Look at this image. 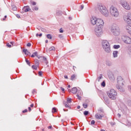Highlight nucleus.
Wrapping results in <instances>:
<instances>
[{
    "label": "nucleus",
    "mask_w": 131,
    "mask_h": 131,
    "mask_svg": "<svg viewBox=\"0 0 131 131\" xmlns=\"http://www.w3.org/2000/svg\"><path fill=\"white\" fill-rule=\"evenodd\" d=\"M103 25L104 24L97 26L94 29L95 34L97 37H101L103 34Z\"/></svg>",
    "instance_id": "obj_1"
},
{
    "label": "nucleus",
    "mask_w": 131,
    "mask_h": 131,
    "mask_svg": "<svg viewBox=\"0 0 131 131\" xmlns=\"http://www.w3.org/2000/svg\"><path fill=\"white\" fill-rule=\"evenodd\" d=\"M111 32L115 36H118L120 35V29L116 24H113L111 27Z\"/></svg>",
    "instance_id": "obj_2"
},
{
    "label": "nucleus",
    "mask_w": 131,
    "mask_h": 131,
    "mask_svg": "<svg viewBox=\"0 0 131 131\" xmlns=\"http://www.w3.org/2000/svg\"><path fill=\"white\" fill-rule=\"evenodd\" d=\"M97 8L98 9V11H99V12L101 13L102 15H104V16L105 17H108L109 12H108V10H107V8L106 7H105V6L98 5Z\"/></svg>",
    "instance_id": "obj_3"
},
{
    "label": "nucleus",
    "mask_w": 131,
    "mask_h": 131,
    "mask_svg": "<svg viewBox=\"0 0 131 131\" xmlns=\"http://www.w3.org/2000/svg\"><path fill=\"white\" fill-rule=\"evenodd\" d=\"M91 23L92 25H96L98 26L101 24H104V21L101 18H97L96 17H92L91 18Z\"/></svg>",
    "instance_id": "obj_4"
},
{
    "label": "nucleus",
    "mask_w": 131,
    "mask_h": 131,
    "mask_svg": "<svg viewBox=\"0 0 131 131\" xmlns=\"http://www.w3.org/2000/svg\"><path fill=\"white\" fill-rule=\"evenodd\" d=\"M107 95L111 100H116L117 92L114 89H111L107 92Z\"/></svg>",
    "instance_id": "obj_5"
},
{
    "label": "nucleus",
    "mask_w": 131,
    "mask_h": 131,
    "mask_svg": "<svg viewBox=\"0 0 131 131\" xmlns=\"http://www.w3.org/2000/svg\"><path fill=\"white\" fill-rule=\"evenodd\" d=\"M102 46L103 50H104L106 53H110L111 52V49L110 48V44L107 40H103L102 41Z\"/></svg>",
    "instance_id": "obj_6"
},
{
    "label": "nucleus",
    "mask_w": 131,
    "mask_h": 131,
    "mask_svg": "<svg viewBox=\"0 0 131 131\" xmlns=\"http://www.w3.org/2000/svg\"><path fill=\"white\" fill-rule=\"evenodd\" d=\"M110 13L111 16L112 17H115V18H118V16H119L118 10H117V8L114 6H112L110 8Z\"/></svg>",
    "instance_id": "obj_7"
},
{
    "label": "nucleus",
    "mask_w": 131,
    "mask_h": 131,
    "mask_svg": "<svg viewBox=\"0 0 131 131\" xmlns=\"http://www.w3.org/2000/svg\"><path fill=\"white\" fill-rule=\"evenodd\" d=\"M122 39L125 43H127L128 45L131 43V38L127 36H122Z\"/></svg>",
    "instance_id": "obj_8"
},
{
    "label": "nucleus",
    "mask_w": 131,
    "mask_h": 131,
    "mask_svg": "<svg viewBox=\"0 0 131 131\" xmlns=\"http://www.w3.org/2000/svg\"><path fill=\"white\" fill-rule=\"evenodd\" d=\"M123 82H124V81L123 80L122 77L120 76H118L117 83H118L120 85H123Z\"/></svg>",
    "instance_id": "obj_9"
},
{
    "label": "nucleus",
    "mask_w": 131,
    "mask_h": 131,
    "mask_svg": "<svg viewBox=\"0 0 131 131\" xmlns=\"http://www.w3.org/2000/svg\"><path fill=\"white\" fill-rule=\"evenodd\" d=\"M122 6L124 9H125V10H130V7L129 6V5L128 3H127V2L125 1L123 2Z\"/></svg>",
    "instance_id": "obj_10"
},
{
    "label": "nucleus",
    "mask_w": 131,
    "mask_h": 131,
    "mask_svg": "<svg viewBox=\"0 0 131 131\" xmlns=\"http://www.w3.org/2000/svg\"><path fill=\"white\" fill-rule=\"evenodd\" d=\"M70 103H71V98H68L67 102H64L63 104L66 108H70V106L69 104Z\"/></svg>",
    "instance_id": "obj_11"
},
{
    "label": "nucleus",
    "mask_w": 131,
    "mask_h": 131,
    "mask_svg": "<svg viewBox=\"0 0 131 131\" xmlns=\"http://www.w3.org/2000/svg\"><path fill=\"white\" fill-rule=\"evenodd\" d=\"M124 20L127 23V24H131V19L128 17V15H125L124 16Z\"/></svg>",
    "instance_id": "obj_12"
},
{
    "label": "nucleus",
    "mask_w": 131,
    "mask_h": 131,
    "mask_svg": "<svg viewBox=\"0 0 131 131\" xmlns=\"http://www.w3.org/2000/svg\"><path fill=\"white\" fill-rule=\"evenodd\" d=\"M126 29L127 32H128V33H129V34L131 35V26L129 25H126Z\"/></svg>",
    "instance_id": "obj_13"
},
{
    "label": "nucleus",
    "mask_w": 131,
    "mask_h": 131,
    "mask_svg": "<svg viewBox=\"0 0 131 131\" xmlns=\"http://www.w3.org/2000/svg\"><path fill=\"white\" fill-rule=\"evenodd\" d=\"M30 8H29V6H25L23 8V11H24L25 13H27V12H29V11H30Z\"/></svg>",
    "instance_id": "obj_14"
},
{
    "label": "nucleus",
    "mask_w": 131,
    "mask_h": 131,
    "mask_svg": "<svg viewBox=\"0 0 131 131\" xmlns=\"http://www.w3.org/2000/svg\"><path fill=\"white\" fill-rule=\"evenodd\" d=\"M108 77L110 80H112V81L115 80V77H114V75L113 74H110L108 75Z\"/></svg>",
    "instance_id": "obj_15"
},
{
    "label": "nucleus",
    "mask_w": 131,
    "mask_h": 131,
    "mask_svg": "<svg viewBox=\"0 0 131 131\" xmlns=\"http://www.w3.org/2000/svg\"><path fill=\"white\" fill-rule=\"evenodd\" d=\"M23 52L25 53V55H27V56H30L31 54L28 51V50L27 49H23Z\"/></svg>",
    "instance_id": "obj_16"
},
{
    "label": "nucleus",
    "mask_w": 131,
    "mask_h": 131,
    "mask_svg": "<svg viewBox=\"0 0 131 131\" xmlns=\"http://www.w3.org/2000/svg\"><path fill=\"white\" fill-rule=\"evenodd\" d=\"M121 85H123L119 84L117 86V89L119 91H120V92H124L123 88H122V86H121Z\"/></svg>",
    "instance_id": "obj_17"
},
{
    "label": "nucleus",
    "mask_w": 131,
    "mask_h": 131,
    "mask_svg": "<svg viewBox=\"0 0 131 131\" xmlns=\"http://www.w3.org/2000/svg\"><path fill=\"white\" fill-rule=\"evenodd\" d=\"M102 117H103V116H102L101 115H100V114H96L95 115V118H96V119H102Z\"/></svg>",
    "instance_id": "obj_18"
},
{
    "label": "nucleus",
    "mask_w": 131,
    "mask_h": 131,
    "mask_svg": "<svg viewBox=\"0 0 131 131\" xmlns=\"http://www.w3.org/2000/svg\"><path fill=\"white\" fill-rule=\"evenodd\" d=\"M113 55L114 58H117L118 55V51H114Z\"/></svg>",
    "instance_id": "obj_19"
},
{
    "label": "nucleus",
    "mask_w": 131,
    "mask_h": 131,
    "mask_svg": "<svg viewBox=\"0 0 131 131\" xmlns=\"http://www.w3.org/2000/svg\"><path fill=\"white\" fill-rule=\"evenodd\" d=\"M72 93L73 94H75L76 93H77V88H73L72 89Z\"/></svg>",
    "instance_id": "obj_20"
},
{
    "label": "nucleus",
    "mask_w": 131,
    "mask_h": 131,
    "mask_svg": "<svg viewBox=\"0 0 131 131\" xmlns=\"http://www.w3.org/2000/svg\"><path fill=\"white\" fill-rule=\"evenodd\" d=\"M103 99L106 104H110V101H109V99H108V98L104 97Z\"/></svg>",
    "instance_id": "obj_21"
},
{
    "label": "nucleus",
    "mask_w": 131,
    "mask_h": 131,
    "mask_svg": "<svg viewBox=\"0 0 131 131\" xmlns=\"http://www.w3.org/2000/svg\"><path fill=\"white\" fill-rule=\"evenodd\" d=\"M35 56L37 57V52H35L33 53V54L31 56L32 58H34Z\"/></svg>",
    "instance_id": "obj_22"
},
{
    "label": "nucleus",
    "mask_w": 131,
    "mask_h": 131,
    "mask_svg": "<svg viewBox=\"0 0 131 131\" xmlns=\"http://www.w3.org/2000/svg\"><path fill=\"white\" fill-rule=\"evenodd\" d=\"M113 48L115 50H118V49H119V48H120V45H114Z\"/></svg>",
    "instance_id": "obj_23"
},
{
    "label": "nucleus",
    "mask_w": 131,
    "mask_h": 131,
    "mask_svg": "<svg viewBox=\"0 0 131 131\" xmlns=\"http://www.w3.org/2000/svg\"><path fill=\"white\" fill-rule=\"evenodd\" d=\"M55 50H56V48L54 47H51L48 49V51L51 52V51H55Z\"/></svg>",
    "instance_id": "obj_24"
},
{
    "label": "nucleus",
    "mask_w": 131,
    "mask_h": 131,
    "mask_svg": "<svg viewBox=\"0 0 131 131\" xmlns=\"http://www.w3.org/2000/svg\"><path fill=\"white\" fill-rule=\"evenodd\" d=\"M38 30H41V31H42L43 32H46V31H47V30H46V29L40 27L39 29H38Z\"/></svg>",
    "instance_id": "obj_25"
},
{
    "label": "nucleus",
    "mask_w": 131,
    "mask_h": 131,
    "mask_svg": "<svg viewBox=\"0 0 131 131\" xmlns=\"http://www.w3.org/2000/svg\"><path fill=\"white\" fill-rule=\"evenodd\" d=\"M12 9L13 11H17V7L15 5L12 6Z\"/></svg>",
    "instance_id": "obj_26"
},
{
    "label": "nucleus",
    "mask_w": 131,
    "mask_h": 131,
    "mask_svg": "<svg viewBox=\"0 0 131 131\" xmlns=\"http://www.w3.org/2000/svg\"><path fill=\"white\" fill-rule=\"evenodd\" d=\"M43 61H45L46 65H48V64H49V62H48V60H47V58H46V57H43Z\"/></svg>",
    "instance_id": "obj_27"
},
{
    "label": "nucleus",
    "mask_w": 131,
    "mask_h": 131,
    "mask_svg": "<svg viewBox=\"0 0 131 131\" xmlns=\"http://www.w3.org/2000/svg\"><path fill=\"white\" fill-rule=\"evenodd\" d=\"M102 78H103V75L100 74L99 77H98V81H100V80L102 79Z\"/></svg>",
    "instance_id": "obj_28"
},
{
    "label": "nucleus",
    "mask_w": 131,
    "mask_h": 131,
    "mask_svg": "<svg viewBox=\"0 0 131 131\" xmlns=\"http://www.w3.org/2000/svg\"><path fill=\"white\" fill-rule=\"evenodd\" d=\"M35 65H36V66H38V65H39V61H38V60L36 59L35 61Z\"/></svg>",
    "instance_id": "obj_29"
},
{
    "label": "nucleus",
    "mask_w": 131,
    "mask_h": 131,
    "mask_svg": "<svg viewBox=\"0 0 131 131\" xmlns=\"http://www.w3.org/2000/svg\"><path fill=\"white\" fill-rule=\"evenodd\" d=\"M106 64L107 65V66H111L112 65V63L110 61H106Z\"/></svg>",
    "instance_id": "obj_30"
},
{
    "label": "nucleus",
    "mask_w": 131,
    "mask_h": 131,
    "mask_svg": "<svg viewBox=\"0 0 131 131\" xmlns=\"http://www.w3.org/2000/svg\"><path fill=\"white\" fill-rule=\"evenodd\" d=\"M55 112H57V108H56V107H53L52 108V113H55Z\"/></svg>",
    "instance_id": "obj_31"
},
{
    "label": "nucleus",
    "mask_w": 131,
    "mask_h": 131,
    "mask_svg": "<svg viewBox=\"0 0 131 131\" xmlns=\"http://www.w3.org/2000/svg\"><path fill=\"white\" fill-rule=\"evenodd\" d=\"M83 114L85 115V116H87V115H89V111H85Z\"/></svg>",
    "instance_id": "obj_32"
},
{
    "label": "nucleus",
    "mask_w": 131,
    "mask_h": 131,
    "mask_svg": "<svg viewBox=\"0 0 131 131\" xmlns=\"http://www.w3.org/2000/svg\"><path fill=\"white\" fill-rule=\"evenodd\" d=\"M32 68L33 69H34L35 70H37V67H36V66L33 65V66H32Z\"/></svg>",
    "instance_id": "obj_33"
},
{
    "label": "nucleus",
    "mask_w": 131,
    "mask_h": 131,
    "mask_svg": "<svg viewBox=\"0 0 131 131\" xmlns=\"http://www.w3.org/2000/svg\"><path fill=\"white\" fill-rule=\"evenodd\" d=\"M26 62L27 64L29 65V66H30V62L29 61V60H27V59L26 58Z\"/></svg>",
    "instance_id": "obj_34"
},
{
    "label": "nucleus",
    "mask_w": 131,
    "mask_h": 131,
    "mask_svg": "<svg viewBox=\"0 0 131 131\" xmlns=\"http://www.w3.org/2000/svg\"><path fill=\"white\" fill-rule=\"evenodd\" d=\"M47 38L49 39H52V35L51 34H47Z\"/></svg>",
    "instance_id": "obj_35"
},
{
    "label": "nucleus",
    "mask_w": 131,
    "mask_h": 131,
    "mask_svg": "<svg viewBox=\"0 0 131 131\" xmlns=\"http://www.w3.org/2000/svg\"><path fill=\"white\" fill-rule=\"evenodd\" d=\"M59 37L60 39H64V36H63V35H59Z\"/></svg>",
    "instance_id": "obj_36"
},
{
    "label": "nucleus",
    "mask_w": 131,
    "mask_h": 131,
    "mask_svg": "<svg viewBox=\"0 0 131 131\" xmlns=\"http://www.w3.org/2000/svg\"><path fill=\"white\" fill-rule=\"evenodd\" d=\"M75 78V75H73L71 76V80H74Z\"/></svg>",
    "instance_id": "obj_37"
},
{
    "label": "nucleus",
    "mask_w": 131,
    "mask_h": 131,
    "mask_svg": "<svg viewBox=\"0 0 131 131\" xmlns=\"http://www.w3.org/2000/svg\"><path fill=\"white\" fill-rule=\"evenodd\" d=\"M101 86H103V88L106 86V83H105V81H103L101 83Z\"/></svg>",
    "instance_id": "obj_38"
},
{
    "label": "nucleus",
    "mask_w": 131,
    "mask_h": 131,
    "mask_svg": "<svg viewBox=\"0 0 131 131\" xmlns=\"http://www.w3.org/2000/svg\"><path fill=\"white\" fill-rule=\"evenodd\" d=\"M83 107H84V108H88V104L85 103H83Z\"/></svg>",
    "instance_id": "obj_39"
},
{
    "label": "nucleus",
    "mask_w": 131,
    "mask_h": 131,
    "mask_svg": "<svg viewBox=\"0 0 131 131\" xmlns=\"http://www.w3.org/2000/svg\"><path fill=\"white\" fill-rule=\"evenodd\" d=\"M95 123H96V121H95V120H93L91 121V125L95 124Z\"/></svg>",
    "instance_id": "obj_40"
},
{
    "label": "nucleus",
    "mask_w": 131,
    "mask_h": 131,
    "mask_svg": "<svg viewBox=\"0 0 131 131\" xmlns=\"http://www.w3.org/2000/svg\"><path fill=\"white\" fill-rule=\"evenodd\" d=\"M31 4L33 6H35V5H36V2H31Z\"/></svg>",
    "instance_id": "obj_41"
},
{
    "label": "nucleus",
    "mask_w": 131,
    "mask_h": 131,
    "mask_svg": "<svg viewBox=\"0 0 131 131\" xmlns=\"http://www.w3.org/2000/svg\"><path fill=\"white\" fill-rule=\"evenodd\" d=\"M77 97L78 98V100H81V97L79 96V95H77Z\"/></svg>",
    "instance_id": "obj_42"
},
{
    "label": "nucleus",
    "mask_w": 131,
    "mask_h": 131,
    "mask_svg": "<svg viewBox=\"0 0 131 131\" xmlns=\"http://www.w3.org/2000/svg\"><path fill=\"white\" fill-rule=\"evenodd\" d=\"M42 75V72L40 71V72H38L39 76H41Z\"/></svg>",
    "instance_id": "obj_43"
},
{
    "label": "nucleus",
    "mask_w": 131,
    "mask_h": 131,
    "mask_svg": "<svg viewBox=\"0 0 131 131\" xmlns=\"http://www.w3.org/2000/svg\"><path fill=\"white\" fill-rule=\"evenodd\" d=\"M84 8V5H80V8L81 9V10H83Z\"/></svg>",
    "instance_id": "obj_44"
},
{
    "label": "nucleus",
    "mask_w": 131,
    "mask_h": 131,
    "mask_svg": "<svg viewBox=\"0 0 131 131\" xmlns=\"http://www.w3.org/2000/svg\"><path fill=\"white\" fill-rule=\"evenodd\" d=\"M127 16L129 17V19H130V21H131V13H128Z\"/></svg>",
    "instance_id": "obj_45"
},
{
    "label": "nucleus",
    "mask_w": 131,
    "mask_h": 131,
    "mask_svg": "<svg viewBox=\"0 0 131 131\" xmlns=\"http://www.w3.org/2000/svg\"><path fill=\"white\" fill-rule=\"evenodd\" d=\"M33 10H34L35 11H37L38 10V7H35Z\"/></svg>",
    "instance_id": "obj_46"
},
{
    "label": "nucleus",
    "mask_w": 131,
    "mask_h": 131,
    "mask_svg": "<svg viewBox=\"0 0 131 131\" xmlns=\"http://www.w3.org/2000/svg\"><path fill=\"white\" fill-rule=\"evenodd\" d=\"M8 48H12V45H10L9 43L7 44Z\"/></svg>",
    "instance_id": "obj_47"
},
{
    "label": "nucleus",
    "mask_w": 131,
    "mask_h": 131,
    "mask_svg": "<svg viewBox=\"0 0 131 131\" xmlns=\"http://www.w3.org/2000/svg\"><path fill=\"white\" fill-rule=\"evenodd\" d=\"M98 112H99V113H101V112L103 113L104 111L102 109L98 110Z\"/></svg>",
    "instance_id": "obj_48"
},
{
    "label": "nucleus",
    "mask_w": 131,
    "mask_h": 131,
    "mask_svg": "<svg viewBox=\"0 0 131 131\" xmlns=\"http://www.w3.org/2000/svg\"><path fill=\"white\" fill-rule=\"evenodd\" d=\"M59 32L60 33H63V29L62 28L60 29Z\"/></svg>",
    "instance_id": "obj_49"
},
{
    "label": "nucleus",
    "mask_w": 131,
    "mask_h": 131,
    "mask_svg": "<svg viewBox=\"0 0 131 131\" xmlns=\"http://www.w3.org/2000/svg\"><path fill=\"white\" fill-rule=\"evenodd\" d=\"M128 53L130 55H131V48H130L129 49H128Z\"/></svg>",
    "instance_id": "obj_50"
},
{
    "label": "nucleus",
    "mask_w": 131,
    "mask_h": 131,
    "mask_svg": "<svg viewBox=\"0 0 131 131\" xmlns=\"http://www.w3.org/2000/svg\"><path fill=\"white\" fill-rule=\"evenodd\" d=\"M27 47H31V43H28L27 45Z\"/></svg>",
    "instance_id": "obj_51"
},
{
    "label": "nucleus",
    "mask_w": 131,
    "mask_h": 131,
    "mask_svg": "<svg viewBox=\"0 0 131 131\" xmlns=\"http://www.w3.org/2000/svg\"><path fill=\"white\" fill-rule=\"evenodd\" d=\"M28 111V110L26 109L23 111V113H26V112H27Z\"/></svg>",
    "instance_id": "obj_52"
},
{
    "label": "nucleus",
    "mask_w": 131,
    "mask_h": 131,
    "mask_svg": "<svg viewBox=\"0 0 131 131\" xmlns=\"http://www.w3.org/2000/svg\"><path fill=\"white\" fill-rule=\"evenodd\" d=\"M60 89L61 90V91L62 92H64L65 91V89L64 88H62V87L60 88Z\"/></svg>",
    "instance_id": "obj_53"
},
{
    "label": "nucleus",
    "mask_w": 131,
    "mask_h": 131,
    "mask_svg": "<svg viewBox=\"0 0 131 131\" xmlns=\"http://www.w3.org/2000/svg\"><path fill=\"white\" fill-rule=\"evenodd\" d=\"M35 92H36L35 89H34V90H33V91H32V94H34V93H35Z\"/></svg>",
    "instance_id": "obj_54"
},
{
    "label": "nucleus",
    "mask_w": 131,
    "mask_h": 131,
    "mask_svg": "<svg viewBox=\"0 0 131 131\" xmlns=\"http://www.w3.org/2000/svg\"><path fill=\"white\" fill-rule=\"evenodd\" d=\"M28 110H29V112H30L31 111V107H29Z\"/></svg>",
    "instance_id": "obj_55"
},
{
    "label": "nucleus",
    "mask_w": 131,
    "mask_h": 131,
    "mask_svg": "<svg viewBox=\"0 0 131 131\" xmlns=\"http://www.w3.org/2000/svg\"><path fill=\"white\" fill-rule=\"evenodd\" d=\"M17 18H20V15L19 14H16Z\"/></svg>",
    "instance_id": "obj_56"
},
{
    "label": "nucleus",
    "mask_w": 131,
    "mask_h": 131,
    "mask_svg": "<svg viewBox=\"0 0 131 131\" xmlns=\"http://www.w3.org/2000/svg\"><path fill=\"white\" fill-rule=\"evenodd\" d=\"M48 128L49 129H51V128H52V126H48Z\"/></svg>",
    "instance_id": "obj_57"
},
{
    "label": "nucleus",
    "mask_w": 131,
    "mask_h": 131,
    "mask_svg": "<svg viewBox=\"0 0 131 131\" xmlns=\"http://www.w3.org/2000/svg\"><path fill=\"white\" fill-rule=\"evenodd\" d=\"M118 117H121V115H120V114H118Z\"/></svg>",
    "instance_id": "obj_58"
},
{
    "label": "nucleus",
    "mask_w": 131,
    "mask_h": 131,
    "mask_svg": "<svg viewBox=\"0 0 131 131\" xmlns=\"http://www.w3.org/2000/svg\"><path fill=\"white\" fill-rule=\"evenodd\" d=\"M34 106V104H31L30 107H33Z\"/></svg>",
    "instance_id": "obj_59"
},
{
    "label": "nucleus",
    "mask_w": 131,
    "mask_h": 131,
    "mask_svg": "<svg viewBox=\"0 0 131 131\" xmlns=\"http://www.w3.org/2000/svg\"><path fill=\"white\" fill-rule=\"evenodd\" d=\"M64 78H66L67 79H68V76H67V75L64 76Z\"/></svg>",
    "instance_id": "obj_60"
},
{
    "label": "nucleus",
    "mask_w": 131,
    "mask_h": 131,
    "mask_svg": "<svg viewBox=\"0 0 131 131\" xmlns=\"http://www.w3.org/2000/svg\"><path fill=\"white\" fill-rule=\"evenodd\" d=\"M6 18H7V15H5V18H3V20H6Z\"/></svg>",
    "instance_id": "obj_61"
},
{
    "label": "nucleus",
    "mask_w": 131,
    "mask_h": 131,
    "mask_svg": "<svg viewBox=\"0 0 131 131\" xmlns=\"http://www.w3.org/2000/svg\"><path fill=\"white\" fill-rule=\"evenodd\" d=\"M39 36H40H40H42V33L39 34Z\"/></svg>",
    "instance_id": "obj_62"
},
{
    "label": "nucleus",
    "mask_w": 131,
    "mask_h": 131,
    "mask_svg": "<svg viewBox=\"0 0 131 131\" xmlns=\"http://www.w3.org/2000/svg\"><path fill=\"white\" fill-rule=\"evenodd\" d=\"M10 43H11V45H12V46L14 45V42H10Z\"/></svg>",
    "instance_id": "obj_63"
},
{
    "label": "nucleus",
    "mask_w": 131,
    "mask_h": 131,
    "mask_svg": "<svg viewBox=\"0 0 131 131\" xmlns=\"http://www.w3.org/2000/svg\"><path fill=\"white\" fill-rule=\"evenodd\" d=\"M77 109H80V106L78 105V106H77Z\"/></svg>",
    "instance_id": "obj_64"
}]
</instances>
